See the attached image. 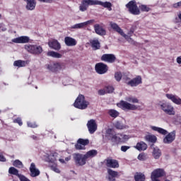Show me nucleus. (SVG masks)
I'll use <instances>...</instances> for the list:
<instances>
[{"instance_id":"1","label":"nucleus","mask_w":181,"mask_h":181,"mask_svg":"<svg viewBox=\"0 0 181 181\" xmlns=\"http://www.w3.org/2000/svg\"><path fill=\"white\" fill-rule=\"evenodd\" d=\"M106 138L110 141L112 145H118L122 142H127L129 139V136L124 134H117L113 129L106 130Z\"/></svg>"},{"instance_id":"2","label":"nucleus","mask_w":181,"mask_h":181,"mask_svg":"<svg viewBox=\"0 0 181 181\" xmlns=\"http://www.w3.org/2000/svg\"><path fill=\"white\" fill-rule=\"evenodd\" d=\"M125 100L126 101L121 100L120 103H117V107H119V108H122V110H124V111H135L138 110V106L134 105L139 103L138 98L133 96H129L126 98ZM129 103H132V104Z\"/></svg>"},{"instance_id":"3","label":"nucleus","mask_w":181,"mask_h":181,"mask_svg":"<svg viewBox=\"0 0 181 181\" xmlns=\"http://www.w3.org/2000/svg\"><path fill=\"white\" fill-rule=\"evenodd\" d=\"M150 128L152 131L158 132V134H160L161 135H166L163 140V144L169 145L176 139V131H173L168 134V130L158 127L151 125Z\"/></svg>"},{"instance_id":"4","label":"nucleus","mask_w":181,"mask_h":181,"mask_svg":"<svg viewBox=\"0 0 181 181\" xmlns=\"http://www.w3.org/2000/svg\"><path fill=\"white\" fill-rule=\"evenodd\" d=\"M88 105H90V103L86 100V98L83 95H79L74 103V107L78 110H86Z\"/></svg>"},{"instance_id":"5","label":"nucleus","mask_w":181,"mask_h":181,"mask_svg":"<svg viewBox=\"0 0 181 181\" xmlns=\"http://www.w3.org/2000/svg\"><path fill=\"white\" fill-rule=\"evenodd\" d=\"M110 26L113 30H115V32H117V33H119V35L124 37V39H126V40H127L129 43H134V40H132V38H130L128 35L125 34V33H124V30L121 29L118 24L112 21L110 23Z\"/></svg>"},{"instance_id":"6","label":"nucleus","mask_w":181,"mask_h":181,"mask_svg":"<svg viewBox=\"0 0 181 181\" xmlns=\"http://www.w3.org/2000/svg\"><path fill=\"white\" fill-rule=\"evenodd\" d=\"M158 105L160 110H162L165 114H167L168 115H175V114H176L175 112V107H173L170 103L166 102H160Z\"/></svg>"},{"instance_id":"7","label":"nucleus","mask_w":181,"mask_h":181,"mask_svg":"<svg viewBox=\"0 0 181 181\" xmlns=\"http://www.w3.org/2000/svg\"><path fill=\"white\" fill-rule=\"evenodd\" d=\"M126 7L128 8L130 13L132 15H139L141 13V11H139V8L136 6V3L134 1H129Z\"/></svg>"},{"instance_id":"8","label":"nucleus","mask_w":181,"mask_h":181,"mask_svg":"<svg viewBox=\"0 0 181 181\" xmlns=\"http://www.w3.org/2000/svg\"><path fill=\"white\" fill-rule=\"evenodd\" d=\"M95 5V0H83L79 6L81 12H86L88 9V6Z\"/></svg>"},{"instance_id":"9","label":"nucleus","mask_w":181,"mask_h":181,"mask_svg":"<svg viewBox=\"0 0 181 181\" xmlns=\"http://www.w3.org/2000/svg\"><path fill=\"white\" fill-rule=\"evenodd\" d=\"M45 69L52 71V73H56L59 70H62V64L59 62H52L45 65Z\"/></svg>"},{"instance_id":"10","label":"nucleus","mask_w":181,"mask_h":181,"mask_svg":"<svg viewBox=\"0 0 181 181\" xmlns=\"http://www.w3.org/2000/svg\"><path fill=\"white\" fill-rule=\"evenodd\" d=\"M74 159L77 165L79 166H83L86 163L87 158L86 156L80 153H75L74 155Z\"/></svg>"},{"instance_id":"11","label":"nucleus","mask_w":181,"mask_h":181,"mask_svg":"<svg viewBox=\"0 0 181 181\" xmlns=\"http://www.w3.org/2000/svg\"><path fill=\"white\" fill-rule=\"evenodd\" d=\"M96 73L98 74H105L108 71V66L103 63H98L95 66Z\"/></svg>"},{"instance_id":"12","label":"nucleus","mask_w":181,"mask_h":181,"mask_svg":"<svg viewBox=\"0 0 181 181\" xmlns=\"http://www.w3.org/2000/svg\"><path fill=\"white\" fill-rule=\"evenodd\" d=\"M89 134H94L97 131L98 125L95 119H90L87 123Z\"/></svg>"},{"instance_id":"13","label":"nucleus","mask_w":181,"mask_h":181,"mask_svg":"<svg viewBox=\"0 0 181 181\" xmlns=\"http://www.w3.org/2000/svg\"><path fill=\"white\" fill-rule=\"evenodd\" d=\"M139 84H142V77L141 76H137L127 82V86H130V87H137Z\"/></svg>"},{"instance_id":"14","label":"nucleus","mask_w":181,"mask_h":181,"mask_svg":"<svg viewBox=\"0 0 181 181\" xmlns=\"http://www.w3.org/2000/svg\"><path fill=\"white\" fill-rule=\"evenodd\" d=\"M95 5H100L103 8L107 9V11H112V4L110 1H101L100 0H95Z\"/></svg>"},{"instance_id":"15","label":"nucleus","mask_w":181,"mask_h":181,"mask_svg":"<svg viewBox=\"0 0 181 181\" xmlns=\"http://www.w3.org/2000/svg\"><path fill=\"white\" fill-rule=\"evenodd\" d=\"M165 96L168 100H170V101H172V103H173L174 104H176L177 105H181V98H179V96L169 93H167Z\"/></svg>"},{"instance_id":"16","label":"nucleus","mask_w":181,"mask_h":181,"mask_svg":"<svg viewBox=\"0 0 181 181\" xmlns=\"http://www.w3.org/2000/svg\"><path fill=\"white\" fill-rule=\"evenodd\" d=\"M93 22H94V20H89L83 23H76L71 26V29H83V28H86V26H88V25H91V23H93Z\"/></svg>"},{"instance_id":"17","label":"nucleus","mask_w":181,"mask_h":181,"mask_svg":"<svg viewBox=\"0 0 181 181\" xmlns=\"http://www.w3.org/2000/svg\"><path fill=\"white\" fill-rule=\"evenodd\" d=\"M116 59L115 55L112 54H105L101 57V60L107 63H114Z\"/></svg>"},{"instance_id":"18","label":"nucleus","mask_w":181,"mask_h":181,"mask_svg":"<svg viewBox=\"0 0 181 181\" xmlns=\"http://www.w3.org/2000/svg\"><path fill=\"white\" fill-rule=\"evenodd\" d=\"M93 28L97 35H99L100 36H105L107 35V31L103 26L100 25V24H95Z\"/></svg>"},{"instance_id":"19","label":"nucleus","mask_w":181,"mask_h":181,"mask_svg":"<svg viewBox=\"0 0 181 181\" xmlns=\"http://www.w3.org/2000/svg\"><path fill=\"white\" fill-rule=\"evenodd\" d=\"M30 172L31 177H36L40 175V171L36 168L35 163L30 164Z\"/></svg>"},{"instance_id":"20","label":"nucleus","mask_w":181,"mask_h":181,"mask_svg":"<svg viewBox=\"0 0 181 181\" xmlns=\"http://www.w3.org/2000/svg\"><path fill=\"white\" fill-rule=\"evenodd\" d=\"M107 179L109 181H115V177H119V173L118 172L110 168L107 169Z\"/></svg>"},{"instance_id":"21","label":"nucleus","mask_w":181,"mask_h":181,"mask_svg":"<svg viewBox=\"0 0 181 181\" xmlns=\"http://www.w3.org/2000/svg\"><path fill=\"white\" fill-rule=\"evenodd\" d=\"M106 165L107 166V168H112L113 169L119 168L118 160L112 158H107L106 160Z\"/></svg>"},{"instance_id":"22","label":"nucleus","mask_w":181,"mask_h":181,"mask_svg":"<svg viewBox=\"0 0 181 181\" xmlns=\"http://www.w3.org/2000/svg\"><path fill=\"white\" fill-rule=\"evenodd\" d=\"M48 45L51 49H54V50H60L62 49V45L57 40H51L49 41Z\"/></svg>"},{"instance_id":"23","label":"nucleus","mask_w":181,"mask_h":181,"mask_svg":"<svg viewBox=\"0 0 181 181\" xmlns=\"http://www.w3.org/2000/svg\"><path fill=\"white\" fill-rule=\"evenodd\" d=\"M30 38L28 36H21L12 40L13 43H29Z\"/></svg>"},{"instance_id":"24","label":"nucleus","mask_w":181,"mask_h":181,"mask_svg":"<svg viewBox=\"0 0 181 181\" xmlns=\"http://www.w3.org/2000/svg\"><path fill=\"white\" fill-rule=\"evenodd\" d=\"M64 42L65 45L69 47L76 46V45H77V40L71 37H65Z\"/></svg>"},{"instance_id":"25","label":"nucleus","mask_w":181,"mask_h":181,"mask_svg":"<svg viewBox=\"0 0 181 181\" xmlns=\"http://www.w3.org/2000/svg\"><path fill=\"white\" fill-rule=\"evenodd\" d=\"M26 2V9L28 11H33L36 8V1L35 0H24Z\"/></svg>"},{"instance_id":"26","label":"nucleus","mask_w":181,"mask_h":181,"mask_svg":"<svg viewBox=\"0 0 181 181\" xmlns=\"http://www.w3.org/2000/svg\"><path fill=\"white\" fill-rule=\"evenodd\" d=\"M134 148L137 149V151H139L140 152L142 151H146V149H148V144H146L144 141H140L136 144Z\"/></svg>"},{"instance_id":"27","label":"nucleus","mask_w":181,"mask_h":181,"mask_svg":"<svg viewBox=\"0 0 181 181\" xmlns=\"http://www.w3.org/2000/svg\"><path fill=\"white\" fill-rule=\"evenodd\" d=\"M8 173L10 175H14L15 176H18V179H20L21 181V177H25V175L19 174V171L18 169L15 168L14 167H11L8 170Z\"/></svg>"},{"instance_id":"28","label":"nucleus","mask_w":181,"mask_h":181,"mask_svg":"<svg viewBox=\"0 0 181 181\" xmlns=\"http://www.w3.org/2000/svg\"><path fill=\"white\" fill-rule=\"evenodd\" d=\"M59 153H57V152L51 153L48 156V159L52 163H54V162L59 160Z\"/></svg>"},{"instance_id":"29","label":"nucleus","mask_w":181,"mask_h":181,"mask_svg":"<svg viewBox=\"0 0 181 181\" xmlns=\"http://www.w3.org/2000/svg\"><path fill=\"white\" fill-rule=\"evenodd\" d=\"M98 151L97 150H90L84 156L86 159H91L97 156Z\"/></svg>"},{"instance_id":"30","label":"nucleus","mask_w":181,"mask_h":181,"mask_svg":"<svg viewBox=\"0 0 181 181\" xmlns=\"http://www.w3.org/2000/svg\"><path fill=\"white\" fill-rule=\"evenodd\" d=\"M90 43L91 45L92 48L93 49V50H98V49H100L101 47L100 41H98V39L91 40L90 41Z\"/></svg>"},{"instance_id":"31","label":"nucleus","mask_w":181,"mask_h":181,"mask_svg":"<svg viewBox=\"0 0 181 181\" xmlns=\"http://www.w3.org/2000/svg\"><path fill=\"white\" fill-rule=\"evenodd\" d=\"M162 156V151L158 147L153 148V156L154 159H159Z\"/></svg>"},{"instance_id":"32","label":"nucleus","mask_w":181,"mask_h":181,"mask_svg":"<svg viewBox=\"0 0 181 181\" xmlns=\"http://www.w3.org/2000/svg\"><path fill=\"white\" fill-rule=\"evenodd\" d=\"M47 56H49V57H54L55 59H62V57H63L62 54L54 51H49L47 53Z\"/></svg>"},{"instance_id":"33","label":"nucleus","mask_w":181,"mask_h":181,"mask_svg":"<svg viewBox=\"0 0 181 181\" xmlns=\"http://www.w3.org/2000/svg\"><path fill=\"white\" fill-rule=\"evenodd\" d=\"M145 139L146 141H148V142H151V144H155L158 141V138L153 134L146 135Z\"/></svg>"},{"instance_id":"34","label":"nucleus","mask_w":181,"mask_h":181,"mask_svg":"<svg viewBox=\"0 0 181 181\" xmlns=\"http://www.w3.org/2000/svg\"><path fill=\"white\" fill-rule=\"evenodd\" d=\"M35 45H25L24 46V49L27 50L28 53H30L31 54H35Z\"/></svg>"},{"instance_id":"35","label":"nucleus","mask_w":181,"mask_h":181,"mask_svg":"<svg viewBox=\"0 0 181 181\" xmlns=\"http://www.w3.org/2000/svg\"><path fill=\"white\" fill-rule=\"evenodd\" d=\"M26 64H28V62H26V61L22 60H17L13 63V66H16V67H25Z\"/></svg>"},{"instance_id":"36","label":"nucleus","mask_w":181,"mask_h":181,"mask_svg":"<svg viewBox=\"0 0 181 181\" xmlns=\"http://www.w3.org/2000/svg\"><path fill=\"white\" fill-rule=\"evenodd\" d=\"M135 181H145V175L142 173H136L134 175Z\"/></svg>"},{"instance_id":"37","label":"nucleus","mask_w":181,"mask_h":181,"mask_svg":"<svg viewBox=\"0 0 181 181\" xmlns=\"http://www.w3.org/2000/svg\"><path fill=\"white\" fill-rule=\"evenodd\" d=\"M139 8L141 11V12H149V11H151V8H149L148 6L145 4L140 5Z\"/></svg>"},{"instance_id":"38","label":"nucleus","mask_w":181,"mask_h":181,"mask_svg":"<svg viewBox=\"0 0 181 181\" xmlns=\"http://www.w3.org/2000/svg\"><path fill=\"white\" fill-rule=\"evenodd\" d=\"M43 52V48L40 45H35L34 49V54H40Z\"/></svg>"},{"instance_id":"39","label":"nucleus","mask_w":181,"mask_h":181,"mask_svg":"<svg viewBox=\"0 0 181 181\" xmlns=\"http://www.w3.org/2000/svg\"><path fill=\"white\" fill-rule=\"evenodd\" d=\"M108 114L112 118H117V117H118V115H119V113L115 110H109Z\"/></svg>"},{"instance_id":"40","label":"nucleus","mask_w":181,"mask_h":181,"mask_svg":"<svg viewBox=\"0 0 181 181\" xmlns=\"http://www.w3.org/2000/svg\"><path fill=\"white\" fill-rule=\"evenodd\" d=\"M114 127L117 129H125V126L120 122H116L114 123Z\"/></svg>"},{"instance_id":"41","label":"nucleus","mask_w":181,"mask_h":181,"mask_svg":"<svg viewBox=\"0 0 181 181\" xmlns=\"http://www.w3.org/2000/svg\"><path fill=\"white\" fill-rule=\"evenodd\" d=\"M13 165L16 168H18L19 169H22V168H23V163H22V161L19 160H16L15 161H13Z\"/></svg>"},{"instance_id":"42","label":"nucleus","mask_w":181,"mask_h":181,"mask_svg":"<svg viewBox=\"0 0 181 181\" xmlns=\"http://www.w3.org/2000/svg\"><path fill=\"white\" fill-rule=\"evenodd\" d=\"M78 144H81L83 146L86 148V145H88L90 144V141L88 139H79L78 140Z\"/></svg>"},{"instance_id":"43","label":"nucleus","mask_w":181,"mask_h":181,"mask_svg":"<svg viewBox=\"0 0 181 181\" xmlns=\"http://www.w3.org/2000/svg\"><path fill=\"white\" fill-rule=\"evenodd\" d=\"M122 74L121 72H116L115 74V78L116 81H121V78H122Z\"/></svg>"},{"instance_id":"44","label":"nucleus","mask_w":181,"mask_h":181,"mask_svg":"<svg viewBox=\"0 0 181 181\" xmlns=\"http://www.w3.org/2000/svg\"><path fill=\"white\" fill-rule=\"evenodd\" d=\"M148 158L146 157V154L142 153H140L139 156H138V159L139 160H146Z\"/></svg>"},{"instance_id":"45","label":"nucleus","mask_w":181,"mask_h":181,"mask_svg":"<svg viewBox=\"0 0 181 181\" xmlns=\"http://www.w3.org/2000/svg\"><path fill=\"white\" fill-rule=\"evenodd\" d=\"M105 90H106V93H108V94H110L111 93H114V87H112V86H106L105 88Z\"/></svg>"},{"instance_id":"46","label":"nucleus","mask_w":181,"mask_h":181,"mask_svg":"<svg viewBox=\"0 0 181 181\" xmlns=\"http://www.w3.org/2000/svg\"><path fill=\"white\" fill-rule=\"evenodd\" d=\"M75 148L79 151L86 149V147L78 142L75 145Z\"/></svg>"},{"instance_id":"47","label":"nucleus","mask_w":181,"mask_h":181,"mask_svg":"<svg viewBox=\"0 0 181 181\" xmlns=\"http://www.w3.org/2000/svg\"><path fill=\"white\" fill-rule=\"evenodd\" d=\"M51 169L52 170L55 172V173H60V170L59 169L57 165H52Z\"/></svg>"},{"instance_id":"48","label":"nucleus","mask_w":181,"mask_h":181,"mask_svg":"<svg viewBox=\"0 0 181 181\" xmlns=\"http://www.w3.org/2000/svg\"><path fill=\"white\" fill-rule=\"evenodd\" d=\"M27 125L30 128H37V124H36V123H35V122H28Z\"/></svg>"},{"instance_id":"49","label":"nucleus","mask_w":181,"mask_h":181,"mask_svg":"<svg viewBox=\"0 0 181 181\" xmlns=\"http://www.w3.org/2000/svg\"><path fill=\"white\" fill-rule=\"evenodd\" d=\"M128 149H131V146H122L120 148V151H122V152H127V151H128Z\"/></svg>"},{"instance_id":"50","label":"nucleus","mask_w":181,"mask_h":181,"mask_svg":"<svg viewBox=\"0 0 181 181\" xmlns=\"http://www.w3.org/2000/svg\"><path fill=\"white\" fill-rule=\"evenodd\" d=\"M13 122H15L16 124H18V125H20V127H22L23 125V122H22V119L18 117L17 119L13 120Z\"/></svg>"},{"instance_id":"51","label":"nucleus","mask_w":181,"mask_h":181,"mask_svg":"<svg viewBox=\"0 0 181 181\" xmlns=\"http://www.w3.org/2000/svg\"><path fill=\"white\" fill-rule=\"evenodd\" d=\"M98 94L99 95H105V94H107V91L105 90V88L103 89H100L98 91Z\"/></svg>"},{"instance_id":"52","label":"nucleus","mask_w":181,"mask_h":181,"mask_svg":"<svg viewBox=\"0 0 181 181\" xmlns=\"http://www.w3.org/2000/svg\"><path fill=\"white\" fill-rule=\"evenodd\" d=\"M40 2H45L46 4H52L53 0H38Z\"/></svg>"},{"instance_id":"53","label":"nucleus","mask_w":181,"mask_h":181,"mask_svg":"<svg viewBox=\"0 0 181 181\" xmlns=\"http://www.w3.org/2000/svg\"><path fill=\"white\" fill-rule=\"evenodd\" d=\"M6 160V159L5 158V157L4 156V155H2L1 153H0V162H5Z\"/></svg>"},{"instance_id":"54","label":"nucleus","mask_w":181,"mask_h":181,"mask_svg":"<svg viewBox=\"0 0 181 181\" xmlns=\"http://www.w3.org/2000/svg\"><path fill=\"white\" fill-rule=\"evenodd\" d=\"M21 181H30V180L26 177H21Z\"/></svg>"},{"instance_id":"55","label":"nucleus","mask_w":181,"mask_h":181,"mask_svg":"<svg viewBox=\"0 0 181 181\" xmlns=\"http://www.w3.org/2000/svg\"><path fill=\"white\" fill-rule=\"evenodd\" d=\"M175 8H179V6H181V1L177 2L173 5Z\"/></svg>"},{"instance_id":"56","label":"nucleus","mask_w":181,"mask_h":181,"mask_svg":"<svg viewBox=\"0 0 181 181\" xmlns=\"http://www.w3.org/2000/svg\"><path fill=\"white\" fill-rule=\"evenodd\" d=\"M123 80L126 81L127 84H128V81H129V78L128 76H123L122 77Z\"/></svg>"},{"instance_id":"57","label":"nucleus","mask_w":181,"mask_h":181,"mask_svg":"<svg viewBox=\"0 0 181 181\" xmlns=\"http://www.w3.org/2000/svg\"><path fill=\"white\" fill-rule=\"evenodd\" d=\"M177 63H178V64H181V58L180 57L177 58Z\"/></svg>"},{"instance_id":"58","label":"nucleus","mask_w":181,"mask_h":181,"mask_svg":"<svg viewBox=\"0 0 181 181\" xmlns=\"http://www.w3.org/2000/svg\"><path fill=\"white\" fill-rule=\"evenodd\" d=\"M132 33H134V31H132V30H131V31L128 33L129 35H127V36H128L130 39H131V36H132Z\"/></svg>"},{"instance_id":"59","label":"nucleus","mask_w":181,"mask_h":181,"mask_svg":"<svg viewBox=\"0 0 181 181\" xmlns=\"http://www.w3.org/2000/svg\"><path fill=\"white\" fill-rule=\"evenodd\" d=\"M58 160L61 163H66V162L64 161V159L59 158Z\"/></svg>"},{"instance_id":"60","label":"nucleus","mask_w":181,"mask_h":181,"mask_svg":"<svg viewBox=\"0 0 181 181\" xmlns=\"http://www.w3.org/2000/svg\"><path fill=\"white\" fill-rule=\"evenodd\" d=\"M70 159H71V156L66 157V158H65V160H66V162H69V160H70Z\"/></svg>"},{"instance_id":"61","label":"nucleus","mask_w":181,"mask_h":181,"mask_svg":"<svg viewBox=\"0 0 181 181\" xmlns=\"http://www.w3.org/2000/svg\"><path fill=\"white\" fill-rule=\"evenodd\" d=\"M31 137L33 138V139H35V140L37 139V136H32Z\"/></svg>"},{"instance_id":"62","label":"nucleus","mask_w":181,"mask_h":181,"mask_svg":"<svg viewBox=\"0 0 181 181\" xmlns=\"http://www.w3.org/2000/svg\"><path fill=\"white\" fill-rule=\"evenodd\" d=\"M5 30H6V28H2V31H3V32H5Z\"/></svg>"},{"instance_id":"63","label":"nucleus","mask_w":181,"mask_h":181,"mask_svg":"<svg viewBox=\"0 0 181 181\" xmlns=\"http://www.w3.org/2000/svg\"><path fill=\"white\" fill-rule=\"evenodd\" d=\"M1 28H2V24H0V29H1Z\"/></svg>"},{"instance_id":"64","label":"nucleus","mask_w":181,"mask_h":181,"mask_svg":"<svg viewBox=\"0 0 181 181\" xmlns=\"http://www.w3.org/2000/svg\"><path fill=\"white\" fill-rule=\"evenodd\" d=\"M165 181H170V180H166Z\"/></svg>"}]
</instances>
